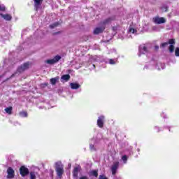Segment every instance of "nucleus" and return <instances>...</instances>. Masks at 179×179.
I'll list each match as a JSON object with an SVG mask.
<instances>
[{
    "mask_svg": "<svg viewBox=\"0 0 179 179\" xmlns=\"http://www.w3.org/2000/svg\"><path fill=\"white\" fill-rule=\"evenodd\" d=\"M55 171L57 173L59 178L62 179L64 174V166L61 164L56 163Z\"/></svg>",
    "mask_w": 179,
    "mask_h": 179,
    "instance_id": "obj_1",
    "label": "nucleus"
},
{
    "mask_svg": "<svg viewBox=\"0 0 179 179\" xmlns=\"http://www.w3.org/2000/svg\"><path fill=\"white\" fill-rule=\"evenodd\" d=\"M116 17L115 15L110 16L106 20H103L102 22H100V25L102 27H106V25L110 24L112 22L115 21Z\"/></svg>",
    "mask_w": 179,
    "mask_h": 179,
    "instance_id": "obj_2",
    "label": "nucleus"
},
{
    "mask_svg": "<svg viewBox=\"0 0 179 179\" xmlns=\"http://www.w3.org/2000/svg\"><path fill=\"white\" fill-rule=\"evenodd\" d=\"M29 69V62H27L24 64L20 66L17 69V72L22 73L24 71Z\"/></svg>",
    "mask_w": 179,
    "mask_h": 179,
    "instance_id": "obj_3",
    "label": "nucleus"
},
{
    "mask_svg": "<svg viewBox=\"0 0 179 179\" xmlns=\"http://www.w3.org/2000/svg\"><path fill=\"white\" fill-rule=\"evenodd\" d=\"M29 174H31V173H29V169H27L25 166H22L20 167V175H21L22 177H26Z\"/></svg>",
    "mask_w": 179,
    "mask_h": 179,
    "instance_id": "obj_4",
    "label": "nucleus"
},
{
    "mask_svg": "<svg viewBox=\"0 0 179 179\" xmlns=\"http://www.w3.org/2000/svg\"><path fill=\"white\" fill-rule=\"evenodd\" d=\"M152 22L155 24L159 25L166 23V19L164 17H159V16H156L152 18Z\"/></svg>",
    "mask_w": 179,
    "mask_h": 179,
    "instance_id": "obj_5",
    "label": "nucleus"
},
{
    "mask_svg": "<svg viewBox=\"0 0 179 179\" xmlns=\"http://www.w3.org/2000/svg\"><path fill=\"white\" fill-rule=\"evenodd\" d=\"M105 29H106V26H101V27H96L93 31V34L99 35L100 34H102L103 32H104Z\"/></svg>",
    "mask_w": 179,
    "mask_h": 179,
    "instance_id": "obj_6",
    "label": "nucleus"
},
{
    "mask_svg": "<svg viewBox=\"0 0 179 179\" xmlns=\"http://www.w3.org/2000/svg\"><path fill=\"white\" fill-rule=\"evenodd\" d=\"M119 167H120L119 162H116L113 163V166H111V173H113V176H115L116 174V171H117V169Z\"/></svg>",
    "mask_w": 179,
    "mask_h": 179,
    "instance_id": "obj_7",
    "label": "nucleus"
},
{
    "mask_svg": "<svg viewBox=\"0 0 179 179\" xmlns=\"http://www.w3.org/2000/svg\"><path fill=\"white\" fill-rule=\"evenodd\" d=\"M104 122H105L104 116H101L98 117L97 126L99 127V128L102 129L104 127Z\"/></svg>",
    "mask_w": 179,
    "mask_h": 179,
    "instance_id": "obj_8",
    "label": "nucleus"
},
{
    "mask_svg": "<svg viewBox=\"0 0 179 179\" xmlns=\"http://www.w3.org/2000/svg\"><path fill=\"white\" fill-rule=\"evenodd\" d=\"M81 166H78L74 168L73 171V176L74 178H77L78 177V172L80 171Z\"/></svg>",
    "mask_w": 179,
    "mask_h": 179,
    "instance_id": "obj_9",
    "label": "nucleus"
},
{
    "mask_svg": "<svg viewBox=\"0 0 179 179\" xmlns=\"http://www.w3.org/2000/svg\"><path fill=\"white\" fill-rule=\"evenodd\" d=\"M1 17L6 21L10 22L13 19V17L10 14H0Z\"/></svg>",
    "mask_w": 179,
    "mask_h": 179,
    "instance_id": "obj_10",
    "label": "nucleus"
},
{
    "mask_svg": "<svg viewBox=\"0 0 179 179\" xmlns=\"http://www.w3.org/2000/svg\"><path fill=\"white\" fill-rule=\"evenodd\" d=\"M14 178V170L13 168H8V179H13Z\"/></svg>",
    "mask_w": 179,
    "mask_h": 179,
    "instance_id": "obj_11",
    "label": "nucleus"
},
{
    "mask_svg": "<svg viewBox=\"0 0 179 179\" xmlns=\"http://www.w3.org/2000/svg\"><path fill=\"white\" fill-rule=\"evenodd\" d=\"M60 77L59 76H57L55 78H52L50 80V84L52 85H56V83H57L59 81Z\"/></svg>",
    "mask_w": 179,
    "mask_h": 179,
    "instance_id": "obj_12",
    "label": "nucleus"
},
{
    "mask_svg": "<svg viewBox=\"0 0 179 179\" xmlns=\"http://www.w3.org/2000/svg\"><path fill=\"white\" fill-rule=\"evenodd\" d=\"M4 111H6V114L11 115L13 114V107L9 106L8 108H4Z\"/></svg>",
    "mask_w": 179,
    "mask_h": 179,
    "instance_id": "obj_13",
    "label": "nucleus"
},
{
    "mask_svg": "<svg viewBox=\"0 0 179 179\" xmlns=\"http://www.w3.org/2000/svg\"><path fill=\"white\" fill-rule=\"evenodd\" d=\"M80 87V85H79L78 83H71V88L72 90H77L79 89Z\"/></svg>",
    "mask_w": 179,
    "mask_h": 179,
    "instance_id": "obj_14",
    "label": "nucleus"
},
{
    "mask_svg": "<svg viewBox=\"0 0 179 179\" xmlns=\"http://www.w3.org/2000/svg\"><path fill=\"white\" fill-rule=\"evenodd\" d=\"M61 79L64 80L66 82H68L69 79H71V76H69V74L62 76Z\"/></svg>",
    "mask_w": 179,
    "mask_h": 179,
    "instance_id": "obj_15",
    "label": "nucleus"
},
{
    "mask_svg": "<svg viewBox=\"0 0 179 179\" xmlns=\"http://www.w3.org/2000/svg\"><path fill=\"white\" fill-rule=\"evenodd\" d=\"M59 25H60V23L59 22H55L53 24H51L50 25V29H55V27H57Z\"/></svg>",
    "mask_w": 179,
    "mask_h": 179,
    "instance_id": "obj_16",
    "label": "nucleus"
},
{
    "mask_svg": "<svg viewBox=\"0 0 179 179\" xmlns=\"http://www.w3.org/2000/svg\"><path fill=\"white\" fill-rule=\"evenodd\" d=\"M44 0H34V4H35V6H41L43 1Z\"/></svg>",
    "mask_w": 179,
    "mask_h": 179,
    "instance_id": "obj_17",
    "label": "nucleus"
},
{
    "mask_svg": "<svg viewBox=\"0 0 179 179\" xmlns=\"http://www.w3.org/2000/svg\"><path fill=\"white\" fill-rule=\"evenodd\" d=\"M57 62H58L55 61L53 59L46 60V63H48V64H50V65H52V64H56Z\"/></svg>",
    "mask_w": 179,
    "mask_h": 179,
    "instance_id": "obj_18",
    "label": "nucleus"
},
{
    "mask_svg": "<svg viewBox=\"0 0 179 179\" xmlns=\"http://www.w3.org/2000/svg\"><path fill=\"white\" fill-rule=\"evenodd\" d=\"M19 115H20V116H21L22 117H27V112H26V111H22V112H20Z\"/></svg>",
    "mask_w": 179,
    "mask_h": 179,
    "instance_id": "obj_19",
    "label": "nucleus"
},
{
    "mask_svg": "<svg viewBox=\"0 0 179 179\" xmlns=\"http://www.w3.org/2000/svg\"><path fill=\"white\" fill-rule=\"evenodd\" d=\"M90 175L94 177H98V171L96 170H93L90 171Z\"/></svg>",
    "mask_w": 179,
    "mask_h": 179,
    "instance_id": "obj_20",
    "label": "nucleus"
},
{
    "mask_svg": "<svg viewBox=\"0 0 179 179\" xmlns=\"http://www.w3.org/2000/svg\"><path fill=\"white\" fill-rule=\"evenodd\" d=\"M30 179H36V176L34 171H30Z\"/></svg>",
    "mask_w": 179,
    "mask_h": 179,
    "instance_id": "obj_21",
    "label": "nucleus"
},
{
    "mask_svg": "<svg viewBox=\"0 0 179 179\" xmlns=\"http://www.w3.org/2000/svg\"><path fill=\"white\" fill-rule=\"evenodd\" d=\"M169 52L173 53L174 52V46L173 45H169Z\"/></svg>",
    "mask_w": 179,
    "mask_h": 179,
    "instance_id": "obj_22",
    "label": "nucleus"
},
{
    "mask_svg": "<svg viewBox=\"0 0 179 179\" xmlns=\"http://www.w3.org/2000/svg\"><path fill=\"white\" fill-rule=\"evenodd\" d=\"M52 59L56 61L57 62H58L61 59V56L57 55V56L54 57V58Z\"/></svg>",
    "mask_w": 179,
    "mask_h": 179,
    "instance_id": "obj_23",
    "label": "nucleus"
},
{
    "mask_svg": "<svg viewBox=\"0 0 179 179\" xmlns=\"http://www.w3.org/2000/svg\"><path fill=\"white\" fill-rule=\"evenodd\" d=\"M169 45V43L168 42H166V43H161L160 45V48H164L166 46H167Z\"/></svg>",
    "mask_w": 179,
    "mask_h": 179,
    "instance_id": "obj_24",
    "label": "nucleus"
},
{
    "mask_svg": "<svg viewBox=\"0 0 179 179\" xmlns=\"http://www.w3.org/2000/svg\"><path fill=\"white\" fill-rule=\"evenodd\" d=\"M122 160H123L124 163L126 164L127 161H128V157H127V155H124L123 157H122Z\"/></svg>",
    "mask_w": 179,
    "mask_h": 179,
    "instance_id": "obj_25",
    "label": "nucleus"
},
{
    "mask_svg": "<svg viewBox=\"0 0 179 179\" xmlns=\"http://www.w3.org/2000/svg\"><path fill=\"white\" fill-rule=\"evenodd\" d=\"M168 44H171V45L176 44V41L174 39H169Z\"/></svg>",
    "mask_w": 179,
    "mask_h": 179,
    "instance_id": "obj_26",
    "label": "nucleus"
},
{
    "mask_svg": "<svg viewBox=\"0 0 179 179\" xmlns=\"http://www.w3.org/2000/svg\"><path fill=\"white\" fill-rule=\"evenodd\" d=\"M90 150H92V151H95L96 149L94 148V145H92V144L90 145Z\"/></svg>",
    "mask_w": 179,
    "mask_h": 179,
    "instance_id": "obj_27",
    "label": "nucleus"
},
{
    "mask_svg": "<svg viewBox=\"0 0 179 179\" xmlns=\"http://www.w3.org/2000/svg\"><path fill=\"white\" fill-rule=\"evenodd\" d=\"M5 10H6V7L3 6H1V5L0 4V11L4 12Z\"/></svg>",
    "mask_w": 179,
    "mask_h": 179,
    "instance_id": "obj_28",
    "label": "nucleus"
},
{
    "mask_svg": "<svg viewBox=\"0 0 179 179\" xmlns=\"http://www.w3.org/2000/svg\"><path fill=\"white\" fill-rule=\"evenodd\" d=\"M48 83L41 84V87H42L43 88H45V87H48Z\"/></svg>",
    "mask_w": 179,
    "mask_h": 179,
    "instance_id": "obj_29",
    "label": "nucleus"
},
{
    "mask_svg": "<svg viewBox=\"0 0 179 179\" xmlns=\"http://www.w3.org/2000/svg\"><path fill=\"white\" fill-rule=\"evenodd\" d=\"M176 56L179 57V48H176Z\"/></svg>",
    "mask_w": 179,
    "mask_h": 179,
    "instance_id": "obj_30",
    "label": "nucleus"
},
{
    "mask_svg": "<svg viewBox=\"0 0 179 179\" xmlns=\"http://www.w3.org/2000/svg\"><path fill=\"white\" fill-rule=\"evenodd\" d=\"M109 64L113 65L115 64V62L113 59H109Z\"/></svg>",
    "mask_w": 179,
    "mask_h": 179,
    "instance_id": "obj_31",
    "label": "nucleus"
},
{
    "mask_svg": "<svg viewBox=\"0 0 179 179\" xmlns=\"http://www.w3.org/2000/svg\"><path fill=\"white\" fill-rule=\"evenodd\" d=\"M142 50H143L144 52H148L147 47H146V46H143Z\"/></svg>",
    "mask_w": 179,
    "mask_h": 179,
    "instance_id": "obj_32",
    "label": "nucleus"
},
{
    "mask_svg": "<svg viewBox=\"0 0 179 179\" xmlns=\"http://www.w3.org/2000/svg\"><path fill=\"white\" fill-rule=\"evenodd\" d=\"M99 179H108V178L104 175L99 176Z\"/></svg>",
    "mask_w": 179,
    "mask_h": 179,
    "instance_id": "obj_33",
    "label": "nucleus"
},
{
    "mask_svg": "<svg viewBox=\"0 0 179 179\" xmlns=\"http://www.w3.org/2000/svg\"><path fill=\"white\" fill-rule=\"evenodd\" d=\"M15 73L12 74V75L10 76V77H9L8 78H6V81H8V80L13 78L15 77Z\"/></svg>",
    "mask_w": 179,
    "mask_h": 179,
    "instance_id": "obj_34",
    "label": "nucleus"
},
{
    "mask_svg": "<svg viewBox=\"0 0 179 179\" xmlns=\"http://www.w3.org/2000/svg\"><path fill=\"white\" fill-rule=\"evenodd\" d=\"M129 32L134 34V28H130L129 29Z\"/></svg>",
    "mask_w": 179,
    "mask_h": 179,
    "instance_id": "obj_35",
    "label": "nucleus"
},
{
    "mask_svg": "<svg viewBox=\"0 0 179 179\" xmlns=\"http://www.w3.org/2000/svg\"><path fill=\"white\" fill-rule=\"evenodd\" d=\"M155 50L156 51H157L158 50H159V45H155Z\"/></svg>",
    "mask_w": 179,
    "mask_h": 179,
    "instance_id": "obj_36",
    "label": "nucleus"
},
{
    "mask_svg": "<svg viewBox=\"0 0 179 179\" xmlns=\"http://www.w3.org/2000/svg\"><path fill=\"white\" fill-rule=\"evenodd\" d=\"M79 179H89V178H87L86 176H84L80 178Z\"/></svg>",
    "mask_w": 179,
    "mask_h": 179,
    "instance_id": "obj_37",
    "label": "nucleus"
},
{
    "mask_svg": "<svg viewBox=\"0 0 179 179\" xmlns=\"http://www.w3.org/2000/svg\"><path fill=\"white\" fill-rule=\"evenodd\" d=\"M61 34V31H57V32L54 33V35H57V34Z\"/></svg>",
    "mask_w": 179,
    "mask_h": 179,
    "instance_id": "obj_38",
    "label": "nucleus"
},
{
    "mask_svg": "<svg viewBox=\"0 0 179 179\" xmlns=\"http://www.w3.org/2000/svg\"><path fill=\"white\" fill-rule=\"evenodd\" d=\"M4 76H5V74L1 75L0 78H2Z\"/></svg>",
    "mask_w": 179,
    "mask_h": 179,
    "instance_id": "obj_39",
    "label": "nucleus"
},
{
    "mask_svg": "<svg viewBox=\"0 0 179 179\" xmlns=\"http://www.w3.org/2000/svg\"><path fill=\"white\" fill-rule=\"evenodd\" d=\"M167 10H168V8H167V7H166V12H167Z\"/></svg>",
    "mask_w": 179,
    "mask_h": 179,
    "instance_id": "obj_40",
    "label": "nucleus"
}]
</instances>
